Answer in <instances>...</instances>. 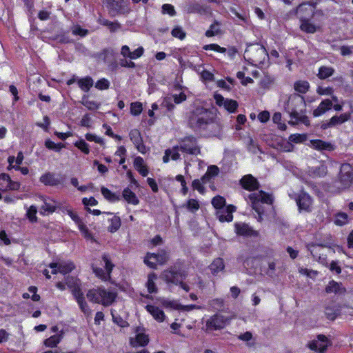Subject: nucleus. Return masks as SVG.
I'll return each mask as SVG.
<instances>
[{
  "mask_svg": "<svg viewBox=\"0 0 353 353\" xmlns=\"http://www.w3.org/2000/svg\"><path fill=\"white\" fill-rule=\"evenodd\" d=\"M86 296L90 302L108 307L114 302L117 293L113 290H108L105 288L99 287L89 290Z\"/></svg>",
  "mask_w": 353,
  "mask_h": 353,
  "instance_id": "nucleus-3",
  "label": "nucleus"
},
{
  "mask_svg": "<svg viewBox=\"0 0 353 353\" xmlns=\"http://www.w3.org/2000/svg\"><path fill=\"white\" fill-rule=\"evenodd\" d=\"M285 111L289 113L291 119L295 121H289L291 125L301 122L305 125H310V120L305 115L306 103L303 96L299 94H291L285 106Z\"/></svg>",
  "mask_w": 353,
  "mask_h": 353,
  "instance_id": "nucleus-1",
  "label": "nucleus"
},
{
  "mask_svg": "<svg viewBox=\"0 0 353 353\" xmlns=\"http://www.w3.org/2000/svg\"><path fill=\"white\" fill-rule=\"evenodd\" d=\"M40 181L46 185L55 186L61 183V181L55 177L54 174L48 172L40 177Z\"/></svg>",
  "mask_w": 353,
  "mask_h": 353,
  "instance_id": "nucleus-25",
  "label": "nucleus"
},
{
  "mask_svg": "<svg viewBox=\"0 0 353 353\" xmlns=\"http://www.w3.org/2000/svg\"><path fill=\"white\" fill-rule=\"evenodd\" d=\"M134 165L136 170L143 176H145L148 174L147 166L144 164L143 159L141 157H137L134 160Z\"/></svg>",
  "mask_w": 353,
  "mask_h": 353,
  "instance_id": "nucleus-27",
  "label": "nucleus"
},
{
  "mask_svg": "<svg viewBox=\"0 0 353 353\" xmlns=\"http://www.w3.org/2000/svg\"><path fill=\"white\" fill-rule=\"evenodd\" d=\"M235 232L238 235L245 237H256L259 232L245 223H236L234 225Z\"/></svg>",
  "mask_w": 353,
  "mask_h": 353,
  "instance_id": "nucleus-15",
  "label": "nucleus"
},
{
  "mask_svg": "<svg viewBox=\"0 0 353 353\" xmlns=\"http://www.w3.org/2000/svg\"><path fill=\"white\" fill-rule=\"evenodd\" d=\"M310 146L314 150L320 151H332L334 150V145L332 143L321 139L311 140Z\"/></svg>",
  "mask_w": 353,
  "mask_h": 353,
  "instance_id": "nucleus-20",
  "label": "nucleus"
},
{
  "mask_svg": "<svg viewBox=\"0 0 353 353\" xmlns=\"http://www.w3.org/2000/svg\"><path fill=\"white\" fill-rule=\"evenodd\" d=\"M294 87L296 92L305 94L310 88V84L307 81H298L294 83Z\"/></svg>",
  "mask_w": 353,
  "mask_h": 353,
  "instance_id": "nucleus-37",
  "label": "nucleus"
},
{
  "mask_svg": "<svg viewBox=\"0 0 353 353\" xmlns=\"http://www.w3.org/2000/svg\"><path fill=\"white\" fill-rule=\"evenodd\" d=\"M129 137L134 145L142 141V137L140 132L137 129H133L130 132Z\"/></svg>",
  "mask_w": 353,
  "mask_h": 353,
  "instance_id": "nucleus-44",
  "label": "nucleus"
},
{
  "mask_svg": "<svg viewBox=\"0 0 353 353\" xmlns=\"http://www.w3.org/2000/svg\"><path fill=\"white\" fill-rule=\"evenodd\" d=\"M180 151L188 154L197 156L201 154V147L193 136L183 138L179 142Z\"/></svg>",
  "mask_w": 353,
  "mask_h": 353,
  "instance_id": "nucleus-9",
  "label": "nucleus"
},
{
  "mask_svg": "<svg viewBox=\"0 0 353 353\" xmlns=\"http://www.w3.org/2000/svg\"><path fill=\"white\" fill-rule=\"evenodd\" d=\"M61 341V336L59 335H53L44 341V345L46 347H56Z\"/></svg>",
  "mask_w": 353,
  "mask_h": 353,
  "instance_id": "nucleus-43",
  "label": "nucleus"
},
{
  "mask_svg": "<svg viewBox=\"0 0 353 353\" xmlns=\"http://www.w3.org/2000/svg\"><path fill=\"white\" fill-rule=\"evenodd\" d=\"M322 250L323 248L321 246H312L310 249V252L313 257L316 259L319 263L325 265L327 263L326 256L321 253Z\"/></svg>",
  "mask_w": 353,
  "mask_h": 353,
  "instance_id": "nucleus-28",
  "label": "nucleus"
},
{
  "mask_svg": "<svg viewBox=\"0 0 353 353\" xmlns=\"http://www.w3.org/2000/svg\"><path fill=\"white\" fill-rule=\"evenodd\" d=\"M66 284L70 288H72V293L75 300L77 301L81 310L86 316H90L92 310L89 307L87 302L85 300L83 293L81 292L79 287H77V279L74 277H67L65 279Z\"/></svg>",
  "mask_w": 353,
  "mask_h": 353,
  "instance_id": "nucleus-8",
  "label": "nucleus"
},
{
  "mask_svg": "<svg viewBox=\"0 0 353 353\" xmlns=\"http://www.w3.org/2000/svg\"><path fill=\"white\" fill-rule=\"evenodd\" d=\"M77 83L81 90L88 92L92 87L94 81L90 77H85L79 79Z\"/></svg>",
  "mask_w": 353,
  "mask_h": 353,
  "instance_id": "nucleus-30",
  "label": "nucleus"
},
{
  "mask_svg": "<svg viewBox=\"0 0 353 353\" xmlns=\"http://www.w3.org/2000/svg\"><path fill=\"white\" fill-rule=\"evenodd\" d=\"M334 70L332 67L321 66L319 70L317 76L321 79H325L334 74Z\"/></svg>",
  "mask_w": 353,
  "mask_h": 353,
  "instance_id": "nucleus-35",
  "label": "nucleus"
},
{
  "mask_svg": "<svg viewBox=\"0 0 353 353\" xmlns=\"http://www.w3.org/2000/svg\"><path fill=\"white\" fill-rule=\"evenodd\" d=\"M332 107V101L330 99H325L321 102L319 105L313 111V116L319 117L327 111L330 110Z\"/></svg>",
  "mask_w": 353,
  "mask_h": 353,
  "instance_id": "nucleus-23",
  "label": "nucleus"
},
{
  "mask_svg": "<svg viewBox=\"0 0 353 353\" xmlns=\"http://www.w3.org/2000/svg\"><path fill=\"white\" fill-rule=\"evenodd\" d=\"M110 225L108 226V231L114 232L119 230L121 226V219L119 216H113L110 219Z\"/></svg>",
  "mask_w": 353,
  "mask_h": 353,
  "instance_id": "nucleus-40",
  "label": "nucleus"
},
{
  "mask_svg": "<svg viewBox=\"0 0 353 353\" xmlns=\"http://www.w3.org/2000/svg\"><path fill=\"white\" fill-rule=\"evenodd\" d=\"M79 230L81 232L83 236L87 239H92V236L89 232L88 228L83 223H79L78 225Z\"/></svg>",
  "mask_w": 353,
  "mask_h": 353,
  "instance_id": "nucleus-58",
  "label": "nucleus"
},
{
  "mask_svg": "<svg viewBox=\"0 0 353 353\" xmlns=\"http://www.w3.org/2000/svg\"><path fill=\"white\" fill-rule=\"evenodd\" d=\"M110 86V82L106 79H101L97 81L95 84V88L102 90H107Z\"/></svg>",
  "mask_w": 353,
  "mask_h": 353,
  "instance_id": "nucleus-54",
  "label": "nucleus"
},
{
  "mask_svg": "<svg viewBox=\"0 0 353 353\" xmlns=\"http://www.w3.org/2000/svg\"><path fill=\"white\" fill-rule=\"evenodd\" d=\"M244 57L251 64L260 66L268 59V54L263 46L255 43L247 47L244 52Z\"/></svg>",
  "mask_w": 353,
  "mask_h": 353,
  "instance_id": "nucleus-5",
  "label": "nucleus"
},
{
  "mask_svg": "<svg viewBox=\"0 0 353 353\" xmlns=\"http://www.w3.org/2000/svg\"><path fill=\"white\" fill-rule=\"evenodd\" d=\"M72 32L74 35L85 37L88 33V30L82 28L80 26H74L72 28Z\"/></svg>",
  "mask_w": 353,
  "mask_h": 353,
  "instance_id": "nucleus-55",
  "label": "nucleus"
},
{
  "mask_svg": "<svg viewBox=\"0 0 353 353\" xmlns=\"http://www.w3.org/2000/svg\"><path fill=\"white\" fill-rule=\"evenodd\" d=\"M223 261L221 258H217L213 261L210 265V269L212 274H217L218 272L223 271L224 269Z\"/></svg>",
  "mask_w": 353,
  "mask_h": 353,
  "instance_id": "nucleus-33",
  "label": "nucleus"
},
{
  "mask_svg": "<svg viewBox=\"0 0 353 353\" xmlns=\"http://www.w3.org/2000/svg\"><path fill=\"white\" fill-rule=\"evenodd\" d=\"M37 212V209L35 206L31 205L28 212H27V216L29 220L32 222H36L37 221V216L36 214Z\"/></svg>",
  "mask_w": 353,
  "mask_h": 353,
  "instance_id": "nucleus-56",
  "label": "nucleus"
},
{
  "mask_svg": "<svg viewBox=\"0 0 353 353\" xmlns=\"http://www.w3.org/2000/svg\"><path fill=\"white\" fill-rule=\"evenodd\" d=\"M216 104L219 106H223L229 112H234L238 107L237 101L225 99L222 95L216 94L214 95Z\"/></svg>",
  "mask_w": 353,
  "mask_h": 353,
  "instance_id": "nucleus-14",
  "label": "nucleus"
},
{
  "mask_svg": "<svg viewBox=\"0 0 353 353\" xmlns=\"http://www.w3.org/2000/svg\"><path fill=\"white\" fill-rule=\"evenodd\" d=\"M347 215L345 213H339L336 214L334 223L337 225H343L347 223Z\"/></svg>",
  "mask_w": 353,
  "mask_h": 353,
  "instance_id": "nucleus-51",
  "label": "nucleus"
},
{
  "mask_svg": "<svg viewBox=\"0 0 353 353\" xmlns=\"http://www.w3.org/2000/svg\"><path fill=\"white\" fill-rule=\"evenodd\" d=\"M59 205V203L53 199H43V205L41 207V210L44 212L52 213L55 212Z\"/></svg>",
  "mask_w": 353,
  "mask_h": 353,
  "instance_id": "nucleus-26",
  "label": "nucleus"
},
{
  "mask_svg": "<svg viewBox=\"0 0 353 353\" xmlns=\"http://www.w3.org/2000/svg\"><path fill=\"white\" fill-rule=\"evenodd\" d=\"M213 122V114L208 109L201 106L194 108L188 114V126L194 131L205 129Z\"/></svg>",
  "mask_w": 353,
  "mask_h": 353,
  "instance_id": "nucleus-2",
  "label": "nucleus"
},
{
  "mask_svg": "<svg viewBox=\"0 0 353 353\" xmlns=\"http://www.w3.org/2000/svg\"><path fill=\"white\" fill-rule=\"evenodd\" d=\"M205 50H214L216 52L223 53L226 51V49L219 46L218 44L212 43L205 45L203 47Z\"/></svg>",
  "mask_w": 353,
  "mask_h": 353,
  "instance_id": "nucleus-53",
  "label": "nucleus"
},
{
  "mask_svg": "<svg viewBox=\"0 0 353 353\" xmlns=\"http://www.w3.org/2000/svg\"><path fill=\"white\" fill-rule=\"evenodd\" d=\"M168 259L169 255L165 250H161L158 254H154V256H153V259L160 265L165 264Z\"/></svg>",
  "mask_w": 353,
  "mask_h": 353,
  "instance_id": "nucleus-39",
  "label": "nucleus"
},
{
  "mask_svg": "<svg viewBox=\"0 0 353 353\" xmlns=\"http://www.w3.org/2000/svg\"><path fill=\"white\" fill-rule=\"evenodd\" d=\"M74 145L78 148L80 150H81L83 153L88 154L90 153V149L88 144L83 139L77 141Z\"/></svg>",
  "mask_w": 353,
  "mask_h": 353,
  "instance_id": "nucleus-49",
  "label": "nucleus"
},
{
  "mask_svg": "<svg viewBox=\"0 0 353 353\" xmlns=\"http://www.w3.org/2000/svg\"><path fill=\"white\" fill-rule=\"evenodd\" d=\"M143 110L142 103L133 102L130 105V113L134 116L139 115Z\"/></svg>",
  "mask_w": 353,
  "mask_h": 353,
  "instance_id": "nucleus-46",
  "label": "nucleus"
},
{
  "mask_svg": "<svg viewBox=\"0 0 353 353\" xmlns=\"http://www.w3.org/2000/svg\"><path fill=\"white\" fill-rule=\"evenodd\" d=\"M248 197L252 203V208L258 214V216L256 217L258 221L261 222L264 213V210L261 204H271L272 203V196L263 191H259V192L250 194Z\"/></svg>",
  "mask_w": 353,
  "mask_h": 353,
  "instance_id": "nucleus-7",
  "label": "nucleus"
},
{
  "mask_svg": "<svg viewBox=\"0 0 353 353\" xmlns=\"http://www.w3.org/2000/svg\"><path fill=\"white\" fill-rule=\"evenodd\" d=\"M146 310L153 316V318L159 321L163 322L165 319V314L163 310H160L158 307L148 305L145 307Z\"/></svg>",
  "mask_w": 353,
  "mask_h": 353,
  "instance_id": "nucleus-24",
  "label": "nucleus"
},
{
  "mask_svg": "<svg viewBox=\"0 0 353 353\" xmlns=\"http://www.w3.org/2000/svg\"><path fill=\"white\" fill-rule=\"evenodd\" d=\"M242 187L249 191L257 190L259 187V183L256 178L252 174L245 175L240 181Z\"/></svg>",
  "mask_w": 353,
  "mask_h": 353,
  "instance_id": "nucleus-18",
  "label": "nucleus"
},
{
  "mask_svg": "<svg viewBox=\"0 0 353 353\" xmlns=\"http://www.w3.org/2000/svg\"><path fill=\"white\" fill-rule=\"evenodd\" d=\"M111 314L112 316V320L114 323L117 324L118 325L124 327L127 325V322L123 319L122 317H121L119 315L115 314V310H111Z\"/></svg>",
  "mask_w": 353,
  "mask_h": 353,
  "instance_id": "nucleus-50",
  "label": "nucleus"
},
{
  "mask_svg": "<svg viewBox=\"0 0 353 353\" xmlns=\"http://www.w3.org/2000/svg\"><path fill=\"white\" fill-rule=\"evenodd\" d=\"M325 292L328 294L334 293L336 294H343L345 293L346 290L341 283L331 281L326 286Z\"/></svg>",
  "mask_w": 353,
  "mask_h": 353,
  "instance_id": "nucleus-21",
  "label": "nucleus"
},
{
  "mask_svg": "<svg viewBox=\"0 0 353 353\" xmlns=\"http://www.w3.org/2000/svg\"><path fill=\"white\" fill-rule=\"evenodd\" d=\"M9 184H10V177L8 174H0V190L6 191L8 190Z\"/></svg>",
  "mask_w": 353,
  "mask_h": 353,
  "instance_id": "nucleus-41",
  "label": "nucleus"
},
{
  "mask_svg": "<svg viewBox=\"0 0 353 353\" xmlns=\"http://www.w3.org/2000/svg\"><path fill=\"white\" fill-rule=\"evenodd\" d=\"M123 197L129 203L137 205L139 203V200L138 199L136 194L128 188H126L123 190Z\"/></svg>",
  "mask_w": 353,
  "mask_h": 353,
  "instance_id": "nucleus-29",
  "label": "nucleus"
},
{
  "mask_svg": "<svg viewBox=\"0 0 353 353\" xmlns=\"http://www.w3.org/2000/svg\"><path fill=\"white\" fill-rule=\"evenodd\" d=\"M206 172L210 178L214 177L219 174V168L216 165H210L208 168Z\"/></svg>",
  "mask_w": 353,
  "mask_h": 353,
  "instance_id": "nucleus-64",
  "label": "nucleus"
},
{
  "mask_svg": "<svg viewBox=\"0 0 353 353\" xmlns=\"http://www.w3.org/2000/svg\"><path fill=\"white\" fill-rule=\"evenodd\" d=\"M227 323V319L220 314H214L206 321V330L208 331L223 329Z\"/></svg>",
  "mask_w": 353,
  "mask_h": 353,
  "instance_id": "nucleus-12",
  "label": "nucleus"
},
{
  "mask_svg": "<svg viewBox=\"0 0 353 353\" xmlns=\"http://www.w3.org/2000/svg\"><path fill=\"white\" fill-rule=\"evenodd\" d=\"M101 191L103 196L109 201L115 202L119 200V196L112 192L107 188L102 187Z\"/></svg>",
  "mask_w": 353,
  "mask_h": 353,
  "instance_id": "nucleus-38",
  "label": "nucleus"
},
{
  "mask_svg": "<svg viewBox=\"0 0 353 353\" xmlns=\"http://www.w3.org/2000/svg\"><path fill=\"white\" fill-rule=\"evenodd\" d=\"M153 256H154V254L148 253L144 259V263L150 268L156 269L157 263V261L153 259Z\"/></svg>",
  "mask_w": 353,
  "mask_h": 353,
  "instance_id": "nucleus-52",
  "label": "nucleus"
},
{
  "mask_svg": "<svg viewBox=\"0 0 353 353\" xmlns=\"http://www.w3.org/2000/svg\"><path fill=\"white\" fill-rule=\"evenodd\" d=\"M338 179L343 188H350L353 184V167L350 163H343Z\"/></svg>",
  "mask_w": 353,
  "mask_h": 353,
  "instance_id": "nucleus-10",
  "label": "nucleus"
},
{
  "mask_svg": "<svg viewBox=\"0 0 353 353\" xmlns=\"http://www.w3.org/2000/svg\"><path fill=\"white\" fill-rule=\"evenodd\" d=\"M210 305L215 310H221L224 306V301L222 299H214L209 302Z\"/></svg>",
  "mask_w": 353,
  "mask_h": 353,
  "instance_id": "nucleus-47",
  "label": "nucleus"
},
{
  "mask_svg": "<svg viewBox=\"0 0 353 353\" xmlns=\"http://www.w3.org/2000/svg\"><path fill=\"white\" fill-rule=\"evenodd\" d=\"M314 13V8L311 4L303 3L296 8V14L301 21L300 28L307 33H314L317 27L310 21Z\"/></svg>",
  "mask_w": 353,
  "mask_h": 353,
  "instance_id": "nucleus-4",
  "label": "nucleus"
},
{
  "mask_svg": "<svg viewBox=\"0 0 353 353\" xmlns=\"http://www.w3.org/2000/svg\"><path fill=\"white\" fill-rule=\"evenodd\" d=\"M81 103L88 109L91 110L98 109L99 107V105L97 102L89 100L87 97H83Z\"/></svg>",
  "mask_w": 353,
  "mask_h": 353,
  "instance_id": "nucleus-45",
  "label": "nucleus"
},
{
  "mask_svg": "<svg viewBox=\"0 0 353 353\" xmlns=\"http://www.w3.org/2000/svg\"><path fill=\"white\" fill-rule=\"evenodd\" d=\"M331 345V341L325 335L319 334L317 336L316 339L310 342L307 346L313 351L324 353L327 347Z\"/></svg>",
  "mask_w": 353,
  "mask_h": 353,
  "instance_id": "nucleus-11",
  "label": "nucleus"
},
{
  "mask_svg": "<svg viewBox=\"0 0 353 353\" xmlns=\"http://www.w3.org/2000/svg\"><path fill=\"white\" fill-rule=\"evenodd\" d=\"M161 303L165 307H170V308L179 310L180 304L177 303L175 301L163 299L161 301Z\"/></svg>",
  "mask_w": 353,
  "mask_h": 353,
  "instance_id": "nucleus-59",
  "label": "nucleus"
},
{
  "mask_svg": "<svg viewBox=\"0 0 353 353\" xmlns=\"http://www.w3.org/2000/svg\"><path fill=\"white\" fill-rule=\"evenodd\" d=\"M157 279V276L154 273H150L148 275V281L146 283V287L150 293L157 292V288L154 283V281Z\"/></svg>",
  "mask_w": 353,
  "mask_h": 353,
  "instance_id": "nucleus-32",
  "label": "nucleus"
},
{
  "mask_svg": "<svg viewBox=\"0 0 353 353\" xmlns=\"http://www.w3.org/2000/svg\"><path fill=\"white\" fill-rule=\"evenodd\" d=\"M140 328L137 327L136 329V336L134 338L131 337L130 340V345L134 347H137L138 346H145L149 342V338L148 336L140 332Z\"/></svg>",
  "mask_w": 353,
  "mask_h": 353,
  "instance_id": "nucleus-19",
  "label": "nucleus"
},
{
  "mask_svg": "<svg viewBox=\"0 0 353 353\" xmlns=\"http://www.w3.org/2000/svg\"><path fill=\"white\" fill-rule=\"evenodd\" d=\"M187 208L190 211H195L199 208V204L198 201L195 199H189L187 202Z\"/></svg>",
  "mask_w": 353,
  "mask_h": 353,
  "instance_id": "nucleus-60",
  "label": "nucleus"
},
{
  "mask_svg": "<svg viewBox=\"0 0 353 353\" xmlns=\"http://www.w3.org/2000/svg\"><path fill=\"white\" fill-rule=\"evenodd\" d=\"M220 28V23L217 21H215L210 26V28L205 32V36L208 37H212L219 34L221 33Z\"/></svg>",
  "mask_w": 353,
  "mask_h": 353,
  "instance_id": "nucleus-36",
  "label": "nucleus"
},
{
  "mask_svg": "<svg viewBox=\"0 0 353 353\" xmlns=\"http://www.w3.org/2000/svg\"><path fill=\"white\" fill-rule=\"evenodd\" d=\"M162 12L163 14L168 13L170 16H174L176 14L174 6L171 4H163L162 6Z\"/></svg>",
  "mask_w": 353,
  "mask_h": 353,
  "instance_id": "nucleus-61",
  "label": "nucleus"
},
{
  "mask_svg": "<svg viewBox=\"0 0 353 353\" xmlns=\"http://www.w3.org/2000/svg\"><path fill=\"white\" fill-rule=\"evenodd\" d=\"M102 259L105 263V268L106 270V272L103 271L102 268L93 267V272L96 274V276L100 278L103 281H108L110 279V273L112 270L114 265L111 263L108 256L104 254L102 256Z\"/></svg>",
  "mask_w": 353,
  "mask_h": 353,
  "instance_id": "nucleus-13",
  "label": "nucleus"
},
{
  "mask_svg": "<svg viewBox=\"0 0 353 353\" xmlns=\"http://www.w3.org/2000/svg\"><path fill=\"white\" fill-rule=\"evenodd\" d=\"M59 272L66 274L72 272L74 268L75 265L72 261H61L59 262Z\"/></svg>",
  "mask_w": 353,
  "mask_h": 353,
  "instance_id": "nucleus-31",
  "label": "nucleus"
},
{
  "mask_svg": "<svg viewBox=\"0 0 353 353\" xmlns=\"http://www.w3.org/2000/svg\"><path fill=\"white\" fill-rule=\"evenodd\" d=\"M351 113L341 114L340 116H334L331 119V124L334 126L343 123L350 119Z\"/></svg>",
  "mask_w": 353,
  "mask_h": 353,
  "instance_id": "nucleus-34",
  "label": "nucleus"
},
{
  "mask_svg": "<svg viewBox=\"0 0 353 353\" xmlns=\"http://www.w3.org/2000/svg\"><path fill=\"white\" fill-rule=\"evenodd\" d=\"M187 274L185 270L177 268L176 265L170 268L169 270H164L161 277L166 283H173L174 285H179L180 287L185 291L188 292L190 287L184 282L180 281V279L185 278Z\"/></svg>",
  "mask_w": 353,
  "mask_h": 353,
  "instance_id": "nucleus-6",
  "label": "nucleus"
},
{
  "mask_svg": "<svg viewBox=\"0 0 353 353\" xmlns=\"http://www.w3.org/2000/svg\"><path fill=\"white\" fill-rule=\"evenodd\" d=\"M306 139V135L305 134H291L289 137V140L291 142H294L296 143H301Z\"/></svg>",
  "mask_w": 353,
  "mask_h": 353,
  "instance_id": "nucleus-57",
  "label": "nucleus"
},
{
  "mask_svg": "<svg viewBox=\"0 0 353 353\" xmlns=\"http://www.w3.org/2000/svg\"><path fill=\"white\" fill-rule=\"evenodd\" d=\"M342 305L332 304L327 305L325 308V314L327 318L330 320H334L341 314Z\"/></svg>",
  "mask_w": 353,
  "mask_h": 353,
  "instance_id": "nucleus-22",
  "label": "nucleus"
},
{
  "mask_svg": "<svg viewBox=\"0 0 353 353\" xmlns=\"http://www.w3.org/2000/svg\"><path fill=\"white\" fill-rule=\"evenodd\" d=\"M192 187L194 190H196L201 194H203L205 192V188L203 185V183L199 179H194L192 181Z\"/></svg>",
  "mask_w": 353,
  "mask_h": 353,
  "instance_id": "nucleus-63",
  "label": "nucleus"
},
{
  "mask_svg": "<svg viewBox=\"0 0 353 353\" xmlns=\"http://www.w3.org/2000/svg\"><path fill=\"white\" fill-rule=\"evenodd\" d=\"M235 211V207L233 205H228L225 208H221L216 211V216L221 222H230L232 221L233 212Z\"/></svg>",
  "mask_w": 353,
  "mask_h": 353,
  "instance_id": "nucleus-17",
  "label": "nucleus"
},
{
  "mask_svg": "<svg viewBox=\"0 0 353 353\" xmlns=\"http://www.w3.org/2000/svg\"><path fill=\"white\" fill-rule=\"evenodd\" d=\"M212 204L217 210L226 207L225 199L221 196H214L212 200Z\"/></svg>",
  "mask_w": 353,
  "mask_h": 353,
  "instance_id": "nucleus-42",
  "label": "nucleus"
},
{
  "mask_svg": "<svg viewBox=\"0 0 353 353\" xmlns=\"http://www.w3.org/2000/svg\"><path fill=\"white\" fill-rule=\"evenodd\" d=\"M101 24L108 27L111 32H114L120 28L119 23L117 22H112L107 19L101 20Z\"/></svg>",
  "mask_w": 353,
  "mask_h": 353,
  "instance_id": "nucleus-48",
  "label": "nucleus"
},
{
  "mask_svg": "<svg viewBox=\"0 0 353 353\" xmlns=\"http://www.w3.org/2000/svg\"><path fill=\"white\" fill-rule=\"evenodd\" d=\"M296 201L299 210H304L306 212H310L311 210L312 200L308 194L304 192H301L296 199Z\"/></svg>",
  "mask_w": 353,
  "mask_h": 353,
  "instance_id": "nucleus-16",
  "label": "nucleus"
},
{
  "mask_svg": "<svg viewBox=\"0 0 353 353\" xmlns=\"http://www.w3.org/2000/svg\"><path fill=\"white\" fill-rule=\"evenodd\" d=\"M172 34L173 37L179 38L180 39H183L185 37V33L181 28H175L172 30Z\"/></svg>",
  "mask_w": 353,
  "mask_h": 353,
  "instance_id": "nucleus-62",
  "label": "nucleus"
}]
</instances>
